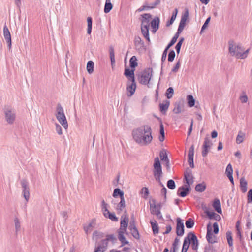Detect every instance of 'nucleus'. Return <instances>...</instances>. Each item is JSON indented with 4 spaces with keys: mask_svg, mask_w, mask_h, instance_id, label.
Returning a JSON list of instances; mask_svg holds the SVG:
<instances>
[{
    "mask_svg": "<svg viewBox=\"0 0 252 252\" xmlns=\"http://www.w3.org/2000/svg\"><path fill=\"white\" fill-rule=\"evenodd\" d=\"M104 216L106 218H108L114 221H117L118 220V219L116 217L115 214L114 213H111L110 212L106 213V214H104Z\"/></svg>",
    "mask_w": 252,
    "mask_h": 252,
    "instance_id": "79ce46f5",
    "label": "nucleus"
},
{
    "mask_svg": "<svg viewBox=\"0 0 252 252\" xmlns=\"http://www.w3.org/2000/svg\"><path fill=\"white\" fill-rule=\"evenodd\" d=\"M128 218L127 216L122 217L121 218V227H124V229H127L128 226Z\"/></svg>",
    "mask_w": 252,
    "mask_h": 252,
    "instance_id": "2f4dec72",
    "label": "nucleus"
},
{
    "mask_svg": "<svg viewBox=\"0 0 252 252\" xmlns=\"http://www.w3.org/2000/svg\"><path fill=\"white\" fill-rule=\"evenodd\" d=\"M210 17H209L206 20L205 23H204L202 27L201 32H200L201 33L203 31V30H204L206 28H207V27H208V25L209 23L210 22Z\"/></svg>",
    "mask_w": 252,
    "mask_h": 252,
    "instance_id": "4d7b16f0",
    "label": "nucleus"
},
{
    "mask_svg": "<svg viewBox=\"0 0 252 252\" xmlns=\"http://www.w3.org/2000/svg\"><path fill=\"white\" fill-rule=\"evenodd\" d=\"M141 193L144 194L143 198L146 199L149 194V190L147 188L143 187L141 190Z\"/></svg>",
    "mask_w": 252,
    "mask_h": 252,
    "instance_id": "6e6d98bb",
    "label": "nucleus"
},
{
    "mask_svg": "<svg viewBox=\"0 0 252 252\" xmlns=\"http://www.w3.org/2000/svg\"><path fill=\"white\" fill-rule=\"evenodd\" d=\"M248 202L252 203V189L249 190L248 193Z\"/></svg>",
    "mask_w": 252,
    "mask_h": 252,
    "instance_id": "0e129e2a",
    "label": "nucleus"
},
{
    "mask_svg": "<svg viewBox=\"0 0 252 252\" xmlns=\"http://www.w3.org/2000/svg\"><path fill=\"white\" fill-rule=\"evenodd\" d=\"M5 121L9 125H13L16 119L15 110L11 106L6 105L2 109Z\"/></svg>",
    "mask_w": 252,
    "mask_h": 252,
    "instance_id": "f03ea898",
    "label": "nucleus"
},
{
    "mask_svg": "<svg viewBox=\"0 0 252 252\" xmlns=\"http://www.w3.org/2000/svg\"><path fill=\"white\" fill-rule=\"evenodd\" d=\"M134 43L135 46H142L144 44L141 38L139 36L135 37L134 39Z\"/></svg>",
    "mask_w": 252,
    "mask_h": 252,
    "instance_id": "864d4df0",
    "label": "nucleus"
},
{
    "mask_svg": "<svg viewBox=\"0 0 252 252\" xmlns=\"http://www.w3.org/2000/svg\"><path fill=\"white\" fill-rule=\"evenodd\" d=\"M153 69L147 68L143 70L138 77L139 82L142 85H148L153 75Z\"/></svg>",
    "mask_w": 252,
    "mask_h": 252,
    "instance_id": "423d86ee",
    "label": "nucleus"
},
{
    "mask_svg": "<svg viewBox=\"0 0 252 252\" xmlns=\"http://www.w3.org/2000/svg\"><path fill=\"white\" fill-rule=\"evenodd\" d=\"M213 227L214 229V232L215 234H217L219 232V226L217 222H215L213 224Z\"/></svg>",
    "mask_w": 252,
    "mask_h": 252,
    "instance_id": "774afa93",
    "label": "nucleus"
},
{
    "mask_svg": "<svg viewBox=\"0 0 252 252\" xmlns=\"http://www.w3.org/2000/svg\"><path fill=\"white\" fill-rule=\"evenodd\" d=\"M160 157L161 158V160L163 161L166 162L169 160L167 155L166 153H160Z\"/></svg>",
    "mask_w": 252,
    "mask_h": 252,
    "instance_id": "13d9d810",
    "label": "nucleus"
},
{
    "mask_svg": "<svg viewBox=\"0 0 252 252\" xmlns=\"http://www.w3.org/2000/svg\"><path fill=\"white\" fill-rule=\"evenodd\" d=\"M236 228L237 230V234L238 237H239L240 238L242 237L241 232V229L239 226V221H237L236 225Z\"/></svg>",
    "mask_w": 252,
    "mask_h": 252,
    "instance_id": "052dcab7",
    "label": "nucleus"
},
{
    "mask_svg": "<svg viewBox=\"0 0 252 252\" xmlns=\"http://www.w3.org/2000/svg\"><path fill=\"white\" fill-rule=\"evenodd\" d=\"M188 191H189V187H187L185 188L184 186H182L179 188L177 194L179 196L184 197L187 195Z\"/></svg>",
    "mask_w": 252,
    "mask_h": 252,
    "instance_id": "aec40b11",
    "label": "nucleus"
},
{
    "mask_svg": "<svg viewBox=\"0 0 252 252\" xmlns=\"http://www.w3.org/2000/svg\"><path fill=\"white\" fill-rule=\"evenodd\" d=\"M239 99L240 101L244 103H246L248 101V97L247 94H246L245 92H243L242 94H241Z\"/></svg>",
    "mask_w": 252,
    "mask_h": 252,
    "instance_id": "603ef678",
    "label": "nucleus"
},
{
    "mask_svg": "<svg viewBox=\"0 0 252 252\" xmlns=\"http://www.w3.org/2000/svg\"><path fill=\"white\" fill-rule=\"evenodd\" d=\"M112 7L113 5L110 2V0H106L104 5V12L105 13H109L112 9Z\"/></svg>",
    "mask_w": 252,
    "mask_h": 252,
    "instance_id": "c9c22d12",
    "label": "nucleus"
},
{
    "mask_svg": "<svg viewBox=\"0 0 252 252\" xmlns=\"http://www.w3.org/2000/svg\"><path fill=\"white\" fill-rule=\"evenodd\" d=\"M155 202L154 201H153ZM161 204H155V203L150 204V211L151 214L156 215L159 219L163 218L160 212Z\"/></svg>",
    "mask_w": 252,
    "mask_h": 252,
    "instance_id": "9d476101",
    "label": "nucleus"
},
{
    "mask_svg": "<svg viewBox=\"0 0 252 252\" xmlns=\"http://www.w3.org/2000/svg\"><path fill=\"white\" fill-rule=\"evenodd\" d=\"M109 54H110V58L111 65H113V64H115V60L114 49L113 47H110V48H109Z\"/></svg>",
    "mask_w": 252,
    "mask_h": 252,
    "instance_id": "4c0bfd02",
    "label": "nucleus"
},
{
    "mask_svg": "<svg viewBox=\"0 0 252 252\" xmlns=\"http://www.w3.org/2000/svg\"><path fill=\"white\" fill-rule=\"evenodd\" d=\"M249 52V49L246 50V51H244V48H243V51H242L241 56V59H245Z\"/></svg>",
    "mask_w": 252,
    "mask_h": 252,
    "instance_id": "680f3d73",
    "label": "nucleus"
},
{
    "mask_svg": "<svg viewBox=\"0 0 252 252\" xmlns=\"http://www.w3.org/2000/svg\"><path fill=\"white\" fill-rule=\"evenodd\" d=\"M226 238H227V242H228V244L229 245V246L230 247H231L232 248V250L233 249V238H232V233L231 231H227L226 233Z\"/></svg>",
    "mask_w": 252,
    "mask_h": 252,
    "instance_id": "72a5a7b5",
    "label": "nucleus"
},
{
    "mask_svg": "<svg viewBox=\"0 0 252 252\" xmlns=\"http://www.w3.org/2000/svg\"><path fill=\"white\" fill-rule=\"evenodd\" d=\"M152 130L149 125H143L134 128L132 131V136L134 141L141 146L150 144L153 140Z\"/></svg>",
    "mask_w": 252,
    "mask_h": 252,
    "instance_id": "f257e3e1",
    "label": "nucleus"
},
{
    "mask_svg": "<svg viewBox=\"0 0 252 252\" xmlns=\"http://www.w3.org/2000/svg\"><path fill=\"white\" fill-rule=\"evenodd\" d=\"M167 51L168 50H166L165 48L162 53V57H161V62H164L166 59L167 54Z\"/></svg>",
    "mask_w": 252,
    "mask_h": 252,
    "instance_id": "338daca9",
    "label": "nucleus"
},
{
    "mask_svg": "<svg viewBox=\"0 0 252 252\" xmlns=\"http://www.w3.org/2000/svg\"><path fill=\"white\" fill-rule=\"evenodd\" d=\"M184 177L186 181V183L189 185V171L188 168H187L184 173Z\"/></svg>",
    "mask_w": 252,
    "mask_h": 252,
    "instance_id": "bf43d9fd",
    "label": "nucleus"
},
{
    "mask_svg": "<svg viewBox=\"0 0 252 252\" xmlns=\"http://www.w3.org/2000/svg\"><path fill=\"white\" fill-rule=\"evenodd\" d=\"M101 209L104 215V214L109 212L107 209V204L105 202L104 200H102L101 201Z\"/></svg>",
    "mask_w": 252,
    "mask_h": 252,
    "instance_id": "09e8293b",
    "label": "nucleus"
},
{
    "mask_svg": "<svg viewBox=\"0 0 252 252\" xmlns=\"http://www.w3.org/2000/svg\"><path fill=\"white\" fill-rule=\"evenodd\" d=\"M189 248V233L185 238L181 252H187Z\"/></svg>",
    "mask_w": 252,
    "mask_h": 252,
    "instance_id": "b1692460",
    "label": "nucleus"
},
{
    "mask_svg": "<svg viewBox=\"0 0 252 252\" xmlns=\"http://www.w3.org/2000/svg\"><path fill=\"white\" fill-rule=\"evenodd\" d=\"M128 82H131V83H128L126 90L127 92L130 93L129 94H128V95L129 96H131L134 94L136 88V84L135 80H134V81H128Z\"/></svg>",
    "mask_w": 252,
    "mask_h": 252,
    "instance_id": "dca6fc26",
    "label": "nucleus"
},
{
    "mask_svg": "<svg viewBox=\"0 0 252 252\" xmlns=\"http://www.w3.org/2000/svg\"><path fill=\"white\" fill-rule=\"evenodd\" d=\"M170 105V101L169 100H165L162 103L159 104L160 111L165 114L168 109Z\"/></svg>",
    "mask_w": 252,
    "mask_h": 252,
    "instance_id": "412c9836",
    "label": "nucleus"
},
{
    "mask_svg": "<svg viewBox=\"0 0 252 252\" xmlns=\"http://www.w3.org/2000/svg\"><path fill=\"white\" fill-rule=\"evenodd\" d=\"M56 130L59 135L62 134V127L58 124H56Z\"/></svg>",
    "mask_w": 252,
    "mask_h": 252,
    "instance_id": "e2e57ef3",
    "label": "nucleus"
},
{
    "mask_svg": "<svg viewBox=\"0 0 252 252\" xmlns=\"http://www.w3.org/2000/svg\"><path fill=\"white\" fill-rule=\"evenodd\" d=\"M153 174L156 181L159 183V185L162 188L164 187L160 180V177L162 174V168L158 157L154 159Z\"/></svg>",
    "mask_w": 252,
    "mask_h": 252,
    "instance_id": "39448f33",
    "label": "nucleus"
},
{
    "mask_svg": "<svg viewBox=\"0 0 252 252\" xmlns=\"http://www.w3.org/2000/svg\"><path fill=\"white\" fill-rule=\"evenodd\" d=\"M124 192L121 190V189L119 188L115 189L113 193V196L115 198H116L118 196H119L121 198L124 197Z\"/></svg>",
    "mask_w": 252,
    "mask_h": 252,
    "instance_id": "58836bf2",
    "label": "nucleus"
},
{
    "mask_svg": "<svg viewBox=\"0 0 252 252\" xmlns=\"http://www.w3.org/2000/svg\"><path fill=\"white\" fill-rule=\"evenodd\" d=\"M122 232L119 233L118 234V239L119 241L121 242V245L120 246V247H122L124 246L125 245H128L129 244V242L126 240L125 237L124 235L122 234Z\"/></svg>",
    "mask_w": 252,
    "mask_h": 252,
    "instance_id": "c85d7f7f",
    "label": "nucleus"
},
{
    "mask_svg": "<svg viewBox=\"0 0 252 252\" xmlns=\"http://www.w3.org/2000/svg\"><path fill=\"white\" fill-rule=\"evenodd\" d=\"M130 67L131 68L135 69L138 65L137 59L135 56L131 57L129 60Z\"/></svg>",
    "mask_w": 252,
    "mask_h": 252,
    "instance_id": "f704fd0d",
    "label": "nucleus"
},
{
    "mask_svg": "<svg viewBox=\"0 0 252 252\" xmlns=\"http://www.w3.org/2000/svg\"><path fill=\"white\" fill-rule=\"evenodd\" d=\"M87 24H88V28H87V33L90 34L92 32V19L91 17H88L87 18Z\"/></svg>",
    "mask_w": 252,
    "mask_h": 252,
    "instance_id": "c03bdc74",
    "label": "nucleus"
},
{
    "mask_svg": "<svg viewBox=\"0 0 252 252\" xmlns=\"http://www.w3.org/2000/svg\"><path fill=\"white\" fill-rule=\"evenodd\" d=\"M132 236L136 239H139L140 235L138 229L136 228L129 230Z\"/></svg>",
    "mask_w": 252,
    "mask_h": 252,
    "instance_id": "de8ad7c7",
    "label": "nucleus"
},
{
    "mask_svg": "<svg viewBox=\"0 0 252 252\" xmlns=\"http://www.w3.org/2000/svg\"><path fill=\"white\" fill-rule=\"evenodd\" d=\"M245 138V134L241 131H239L236 139V143L237 144H240L244 141Z\"/></svg>",
    "mask_w": 252,
    "mask_h": 252,
    "instance_id": "c756f323",
    "label": "nucleus"
},
{
    "mask_svg": "<svg viewBox=\"0 0 252 252\" xmlns=\"http://www.w3.org/2000/svg\"><path fill=\"white\" fill-rule=\"evenodd\" d=\"M206 239L210 243L213 244L216 242V237L212 233V227L210 223L207 225Z\"/></svg>",
    "mask_w": 252,
    "mask_h": 252,
    "instance_id": "ddd939ff",
    "label": "nucleus"
},
{
    "mask_svg": "<svg viewBox=\"0 0 252 252\" xmlns=\"http://www.w3.org/2000/svg\"><path fill=\"white\" fill-rule=\"evenodd\" d=\"M160 136L159 137V140L161 142H162L165 139V134L163 125L162 123H161L160 124Z\"/></svg>",
    "mask_w": 252,
    "mask_h": 252,
    "instance_id": "a19ab883",
    "label": "nucleus"
},
{
    "mask_svg": "<svg viewBox=\"0 0 252 252\" xmlns=\"http://www.w3.org/2000/svg\"><path fill=\"white\" fill-rule=\"evenodd\" d=\"M94 63L92 61H89L87 64V70L89 74L94 72Z\"/></svg>",
    "mask_w": 252,
    "mask_h": 252,
    "instance_id": "e433bc0d",
    "label": "nucleus"
},
{
    "mask_svg": "<svg viewBox=\"0 0 252 252\" xmlns=\"http://www.w3.org/2000/svg\"><path fill=\"white\" fill-rule=\"evenodd\" d=\"M213 207L215 211H217L218 213L221 214L222 210L221 208L220 202L219 199H215L213 203Z\"/></svg>",
    "mask_w": 252,
    "mask_h": 252,
    "instance_id": "4be33fe9",
    "label": "nucleus"
},
{
    "mask_svg": "<svg viewBox=\"0 0 252 252\" xmlns=\"http://www.w3.org/2000/svg\"><path fill=\"white\" fill-rule=\"evenodd\" d=\"M56 116L57 119L62 126L66 129L68 128V123L64 113L63 109L60 104L57 105Z\"/></svg>",
    "mask_w": 252,
    "mask_h": 252,
    "instance_id": "0eeeda50",
    "label": "nucleus"
},
{
    "mask_svg": "<svg viewBox=\"0 0 252 252\" xmlns=\"http://www.w3.org/2000/svg\"><path fill=\"white\" fill-rule=\"evenodd\" d=\"M206 189V184L204 182L198 184L195 187V190L198 192H203Z\"/></svg>",
    "mask_w": 252,
    "mask_h": 252,
    "instance_id": "393cba45",
    "label": "nucleus"
},
{
    "mask_svg": "<svg viewBox=\"0 0 252 252\" xmlns=\"http://www.w3.org/2000/svg\"><path fill=\"white\" fill-rule=\"evenodd\" d=\"M136 228V224H135V220L133 215L131 217V220L129 223V225L128 226V229L129 230L133 229Z\"/></svg>",
    "mask_w": 252,
    "mask_h": 252,
    "instance_id": "49530a36",
    "label": "nucleus"
},
{
    "mask_svg": "<svg viewBox=\"0 0 252 252\" xmlns=\"http://www.w3.org/2000/svg\"><path fill=\"white\" fill-rule=\"evenodd\" d=\"M190 245L193 250H197L198 246L197 238L193 232H190Z\"/></svg>",
    "mask_w": 252,
    "mask_h": 252,
    "instance_id": "f3484780",
    "label": "nucleus"
},
{
    "mask_svg": "<svg viewBox=\"0 0 252 252\" xmlns=\"http://www.w3.org/2000/svg\"><path fill=\"white\" fill-rule=\"evenodd\" d=\"M193 107L194 108L190 110V111L192 112L193 110L195 109V119L198 120L199 122H200L202 119V117L200 113L201 108L200 103L199 101H196L192 95H190V108H192Z\"/></svg>",
    "mask_w": 252,
    "mask_h": 252,
    "instance_id": "20e7f679",
    "label": "nucleus"
},
{
    "mask_svg": "<svg viewBox=\"0 0 252 252\" xmlns=\"http://www.w3.org/2000/svg\"><path fill=\"white\" fill-rule=\"evenodd\" d=\"M240 186L241 191L245 193L247 190V182L244 178H241L240 181Z\"/></svg>",
    "mask_w": 252,
    "mask_h": 252,
    "instance_id": "cd10ccee",
    "label": "nucleus"
},
{
    "mask_svg": "<svg viewBox=\"0 0 252 252\" xmlns=\"http://www.w3.org/2000/svg\"><path fill=\"white\" fill-rule=\"evenodd\" d=\"M184 233V225L183 220L180 218L177 219L176 233L178 236H182Z\"/></svg>",
    "mask_w": 252,
    "mask_h": 252,
    "instance_id": "f8f14e48",
    "label": "nucleus"
},
{
    "mask_svg": "<svg viewBox=\"0 0 252 252\" xmlns=\"http://www.w3.org/2000/svg\"><path fill=\"white\" fill-rule=\"evenodd\" d=\"M174 94V89L172 87L168 88L166 92V96L168 99H170L172 97Z\"/></svg>",
    "mask_w": 252,
    "mask_h": 252,
    "instance_id": "a18cd8bd",
    "label": "nucleus"
},
{
    "mask_svg": "<svg viewBox=\"0 0 252 252\" xmlns=\"http://www.w3.org/2000/svg\"><path fill=\"white\" fill-rule=\"evenodd\" d=\"M116 240L117 238L114 234L107 235L106 238L101 241L100 244L99 246L105 251L108 247V241H111L113 243H115Z\"/></svg>",
    "mask_w": 252,
    "mask_h": 252,
    "instance_id": "1a4fd4ad",
    "label": "nucleus"
},
{
    "mask_svg": "<svg viewBox=\"0 0 252 252\" xmlns=\"http://www.w3.org/2000/svg\"><path fill=\"white\" fill-rule=\"evenodd\" d=\"M21 184L22 187V193L26 201H28L30 198V189L28 181L25 179L21 181Z\"/></svg>",
    "mask_w": 252,
    "mask_h": 252,
    "instance_id": "6e6552de",
    "label": "nucleus"
},
{
    "mask_svg": "<svg viewBox=\"0 0 252 252\" xmlns=\"http://www.w3.org/2000/svg\"><path fill=\"white\" fill-rule=\"evenodd\" d=\"M94 224V222L93 220H92L87 225L84 226V231H85V233L86 234H88L89 233H90L92 230V228L93 227Z\"/></svg>",
    "mask_w": 252,
    "mask_h": 252,
    "instance_id": "ea45409f",
    "label": "nucleus"
},
{
    "mask_svg": "<svg viewBox=\"0 0 252 252\" xmlns=\"http://www.w3.org/2000/svg\"><path fill=\"white\" fill-rule=\"evenodd\" d=\"M175 57V53L174 50H171L168 54V61L169 62H172Z\"/></svg>",
    "mask_w": 252,
    "mask_h": 252,
    "instance_id": "5fc2aeb1",
    "label": "nucleus"
},
{
    "mask_svg": "<svg viewBox=\"0 0 252 252\" xmlns=\"http://www.w3.org/2000/svg\"><path fill=\"white\" fill-rule=\"evenodd\" d=\"M212 145V142L211 140L208 137H206L204 139L203 146L205 147V148L206 147L210 149Z\"/></svg>",
    "mask_w": 252,
    "mask_h": 252,
    "instance_id": "37998d69",
    "label": "nucleus"
},
{
    "mask_svg": "<svg viewBox=\"0 0 252 252\" xmlns=\"http://www.w3.org/2000/svg\"><path fill=\"white\" fill-rule=\"evenodd\" d=\"M151 27L153 29V31L156 32L158 29L159 19L158 17H156L155 18L153 19L151 22Z\"/></svg>",
    "mask_w": 252,
    "mask_h": 252,
    "instance_id": "5701e85b",
    "label": "nucleus"
},
{
    "mask_svg": "<svg viewBox=\"0 0 252 252\" xmlns=\"http://www.w3.org/2000/svg\"><path fill=\"white\" fill-rule=\"evenodd\" d=\"M229 52L232 56L235 57L237 59H241L243 46L240 43H236L233 40L228 42Z\"/></svg>",
    "mask_w": 252,
    "mask_h": 252,
    "instance_id": "7ed1b4c3",
    "label": "nucleus"
},
{
    "mask_svg": "<svg viewBox=\"0 0 252 252\" xmlns=\"http://www.w3.org/2000/svg\"><path fill=\"white\" fill-rule=\"evenodd\" d=\"M135 69H129V68H125L124 75L128 78V81H134Z\"/></svg>",
    "mask_w": 252,
    "mask_h": 252,
    "instance_id": "a211bd4d",
    "label": "nucleus"
},
{
    "mask_svg": "<svg viewBox=\"0 0 252 252\" xmlns=\"http://www.w3.org/2000/svg\"><path fill=\"white\" fill-rule=\"evenodd\" d=\"M120 199V202L118 204L116 208L118 213H121L126 207L124 197L121 198Z\"/></svg>",
    "mask_w": 252,
    "mask_h": 252,
    "instance_id": "a878e982",
    "label": "nucleus"
},
{
    "mask_svg": "<svg viewBox=\"0 0 252 252\" xmlns=\"http://www.w3.org/2000/svg\"><path fill=\"white\" fill-rule=\"evenodd\" d=\"M3 35L7 43L8 49L9 50H10L12 46L11 34L8 28L6 25H4L3 28Z\"/></svg>",
    "mask_w": 252,
    "mask_h": 252,
    "instance_id": "9b49d317",
    "label": "nucleus"
},
{
    "mask_svg": "<svg viewBox=\"0 0 252 252\" xmlns=\"http://www.w3.org/2000/svg\"><path fill=\"white\" fill-rule=\"evenodd\" d=\"M141 32L145 38L148 40L150 41L149 30V27L146 26L141 27Z\"/></svg>",
    "mask_w": 252,
    "mask_h": 252,
    "instance_id": "7c9ffc66",
    "label": "nucleus"
},
{
    "mask_svg": "<svg viewBox=\"0 0 252 252\" xmlns=\"http://www.w3.org/2000/svg\"><path fill=\"white\" fill-rule=\"evenodd\" d=\"M167 186L169 189H174L176 187L174 180L172 179L168 180L167 183Z\"/></svg>",
    "mask_w": 252,
    "mask_h": 252,
    "instance_id": "3c124183",
    "label": "nucleus"
},
{
    "mask_svg": "<svg viewBox=\"0 0 252 252\" xmlns=\"http://www.w3.org/2000/svg\"><path fill=\"white\" fill-rule=\"evenodd\" d=\"M184 100H180L179 101L176 102L175 103V107L173 109V112L176 114L181 113L184 110Z\"/></svg>",
    "mask_w": 252,
    "mask_h": 252,
    "instance_id": "2eb2a0df",
    "label": "nucleus"
},
{
    "mask_svg": "<svg viewBox=\"0 0 252 252\" xmlns=\"http://www.w3.org/2000/svg\"><path fill=\"white\" fill-rule=\"evenodd\" d=\"M160 3V0H156L154 3H150L149 5L142 6L141 7L139 8L136 11V13L137 12H140L143 10L154 8L157 5H159Z\"/></svg>",
    "mask_w": 252,
    "mask_h": 252,
    "instance_id": "4468645a",
    "label": "nucleus"
},
{
    "mask_svg": "<svg viewBox=\"0 0 252 252\" xmlns=\"http://www.w3.org/2000/svg\"><path fill=\"white\" fill-rule=\"evenodd\" d=\"M225 173L230 180V182L233 184L234 181H233V169L232 167L230 164H229L226 168Z\"/></svg>",
    "mask_w": 252,
    "mask_h": 252,
    "instance_id": "6ab92c4d",
    "label": "nucleus"
},
{
    "mask_svg": "<svg viewBox=\"0 0 252 252\" xmlns=\"http://www.w3.org/2000/svg\"><path fill=\"white\" fill-rule=\"evenodd\" d=\"M141 25V27H144V26L147 27H149L150 23V18L151 17H142Z\"/></svg>",
    "mask_w": 252,
    "mask_h": 252,
    "instance_id": "473e14b6",
    "label": "nucleus"
},
{
    "mask_svg": "<svg viewBox=\"0 0 252 252\" xmlns=\"http://www.w3.org/2000/svg\"><path fill=\"white\" fill-rule=\"evenodd\" d=\"M14 223H15L16 232H17L18 231H19L20 230L21 225H20V222L19 220L17 217L14 218Z\"/></svg>",
    "mask_w": 252,
    "mask_h": 252,
    "instance_id": "8fccbe9b",
    "label": "nucleus"
},
{
    "mask_svg": "<svg viewBox=\"0 0 252 252\" xmlns=\"http://www.w3.org/2000/svg\"><path fill=\"white\" fill-rule=\"evenodd\" d=\"M210 149L209 148H205V147L203 146V150L202 152V155L203 157H206Z\"/></svg>",
    "mask_w": 252,
    "mask_h": 252,
    "instance_id": "69168bd1",
    "label": "nucleus"
},
{
    "mask_svg": "<svg viewBox=\"0 0 252 252\" xmlns=\"http://www.w3.org/2000/svg\"><path fill=\"white\" fill-rule=\"evenodd\" d=\"M150 224L151 225L153 234H157L158 233L159 230H158V223H157V221L155 220H150Z\"/></svg>",
    "mask_w": 252,
    "mask_h": 252,
    "instance_id": "bb28decb",
    "label": "nucleus"
}]
</instances>
